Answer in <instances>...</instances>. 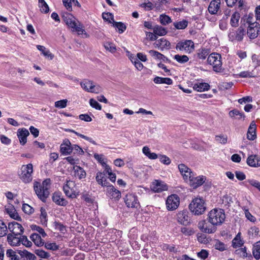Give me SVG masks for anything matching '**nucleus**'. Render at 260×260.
<instances>
[{"label": "nucleus", "mask_w": 260, "mask_h": 260, "mask_svg": "<svg viewBox=\"0 0 260 260\" xmlns=\"http://www.w3.org/2000/svg\"><path fill=\"white\" fill-rule=\"evenodd\" d=\"M51 180L49 178L44 180L42 183L35 181L34 183V189L38 197L43 202H45L50 194Z\"/></svg>", "instance_id": "obj_1"}, {"label": "nucleus", "mask_w": 260, "mask_h": 260, "mask_svg": "<svg viewBox=\"0 0 260 260\" xmlns=\"http://www.w3.org/2000/svg\"><path fill=\"white\" fill-rule=\"evenodd\" d=\"M225 218L223 210L215 208L211 210L208 214V222L215 226L221 225Z\"/></svg>", "instance_id": "obj_2"}, {"label": "nucleus", "mask_w": 260, "mask_h": 260, "mask_svg": "<svg viewBox=\"0 0 260 260\" xmlns=\"http://www.w3.org/2000/svg\"><path fill=\"white\" fill-rule=\"evenodd\" d=\"M189 209L196 215L203 214L206 209L204 200L198 198L193 199L189 205Z\"/></svg>", "instance_id": "obj_3"}, {"label": "nucleus", "mask_w": 260, "mask_h": 260, "mask_svg": "<svg viewBox=\"0 0 260 260\" xmlns=\"http://www.w3.org/2000/svg\"><path fill=\"white\" fill-rule=\"evenodd\" d=\"M33 166L31 164L22 165L18 172V176L20 179L24 183L31 182L32 179Z\"/></svg>", "instance_id": "obj_4"}, {"label": "nucleus", "mask_w": 260, "mask_h": 260, "mask_svg": "<svg viewBox=\"0 0 260 260\" xmlns=\"http://www.w3.org/2000/svg\"><path fill=\"white\" fill-rule=\"evenodd\" d=\"M208 63L212 66L213 70L216 73H220L223 71L221 55L216 53L210 54L207 59Z\"/></svg>", "instance_id": "obj_5"}, {"label": "nucleus", "mask_w": 260, "mask_h": 260, "mask_svg": "<svg viewBox=\"0 0 260 260\" xmlns=\"http://www.w3.org/2000/svg\"><path fill=\"white\" fill-rule=\"evenodd\" d=\"M63 190L66 195L71 198H75L79 195L76 190V183L73 181H67L63 186Z\"/></svg>", "instance_id": "obj_6"}, {"label": "nucleus", "mask_w": 260, "mask_h": 260, "mask_svg": "<svg viewBox=\"0 0 260 260\" xmlns=\"http://www.w3.org/2000/svg\"><path fill=\"white\" fill-rule=\"evenodd\" d=\"M81 86L85 91L89 92L99 93L102 91L99 85H94L92 81L84 80L80 83Z\"/></svg>", "instance_id": "obj_7"}, {"label": "nucleus", "mask_w": 260, "mask_h": 260, "mask_svg": "<svg viewBox=\"0 0 260 260\" xmlns=\"http://www.w3.org/2000/svg\"><path fill=\"white\" fill-rule=\"evenodd\" d=\"M180 204V199L176 194L169 196L166 201L167 209L169 211L176 210Z\"/></svg>", "instance_id": "obj_8"}, {"label": "nucleus", "mask_w": 260, "mask_h": 260, "mask_svg": "<svg viewBox=\"0 0 260 260\" xmlns=\"http://www.w3.org/2000/svg\"><path fill=\"white\" fill-rule=\"evenodd\" d=\"M194 43L191 40H185L178 43L176 48L180 51L190 53L194 50Z\"/></svg>", "instance_id": "obj_9"}, {"label": "nucleus", "mask_w": 260, "mask_h": 260, "mask_svg": "<svg viewBox=\"0 0 260 260\" xmlns=\"http://www.w3.org/2000/svg\"><path fill=\"white\" fill-rule=\"evenodd\" d=\"M177 221L183 225H187L190 223V217L189 213L186 210L179 211L176 214Z\"/></svg>", "instance_id": "obj_10"}, {"label": "nucleus", "mask_w": 260, "mask_h": 260, "mask_svg": "<svg viewBox=\"0 0 260 260\" xmlns=\"http://www.w3.org/2000/svg\"><path fill=\"white\" fill-rule=\"evenodd\" d=\"M198 228L203 233L211 234L216 231V228L212 224L210 225L206 220H201L198 223Z\"/></svg>", "instance_id": "obj_11"}, {"label": "nucleus", "mask_w": 260, "mask_h": 260, "mask_svg": "<svg viewBox=\"0 0 260 260\" xmlns=\"http://www.w3.org/2000/svg\"><path fill=\"white\" fill-rule=\"evenodd\" d=\"M63 21L68 25V26L72 29L75 28L76 24L78 22L76 18L71 14L66 13L62 15Z\"/></svg>", "instance_id": "obj_12"}, {"label": "nucleus", "mask_w": 260, "mask_h": 260, "mask_svg": "<svg viewBox=\"0 0 260 260\" xmlns=\"http://www.w3.org/2000/svg\"><path fill=\"white\" fill-rule=\"evenodd\" d=\"M8 229L14 235H19L23 233V228L21 224L13 221L8 224Z\"/></svg>", "instance_id": "obj_13"}, {"label": "nucleus", "mask_w": 260, "mask_h": 260, "mask_svg": "<svg viewBox=\"0 0 260 260\" xmlns=\"http://www.w3.org/2000/svg\"><path fill=\"white\" fill-rule=\"evenodd\" d=\"M124 202L128 208H137L139 206L137 197L133 194H127L124 198Z\"/></svg>", "instance_id": "obj_14"}, {"label": "nucleus", "mask_w": 260, "mask_h": 260, "mask_svg": "<svg viewBox=\"0 0 260 260\" xmlns=\"http://www.w3.org/2000/svg\"><path fill=\"white\" fill-rule=\"evenodd\" d=\"M206 179V177L204 176L194 177L193 175L188 181V183L193 188H196L202 185L205 182Z\"/></svg>", "instance_id": "obj_15"}, {"label": "nucleus", "mask_w": 260, "mask_h": 260, "mask_svg": "<svg viewBox=\"0 0 260 260\" xmlns=\"http://www.w3.org/2000/svg\"><path fill=\"white\" fill-rule=\"evenodd\" d=\"M151 188L154 192H160L162 191L167 190L168 189V186L165 182L159 180H155L152 182L151 185Z\"/></svg>", "instance_id": "obj_16"}, {"label": "nucleus", "mask_w": 260, "mask_h": 260, "mask_svg": "<svg viewBox=\"0 0 260 260\" xmlns=\"http://www.w3.org/2000/svg\"><path fill=\"white\" fill-rule=\"evenodd\" d=\"M252 25H249L247 29V35L250 39L256 38L260 30L258 23H253Z\"/></svg>", "instance_id": "obj_17"}, {"label": "nucleus", "mask_w": 260, "mask_h": 260, "mask_svg": "<svg viewBox=\"0 0 260 260\" xmlns=\"http://www.w3.org/2000/svg\"><path fill=\"white\" fill-rule=\"evenodd\" d=\"M60 151L64 155H69L72 152L71 143L68 139L64 140L60 145Z\"/></svg>", "instance_id": "obj_18"}, {"label": "nucleus", "mask_w": 260, "mask_h": 260, "mask_svg": "<svg viewBox=\"0 0 260 260\" xmlns=\"http://www.w3.org/2000/svg\"><path fill=\"white\" fill-rule=\"evenodd\" d=\"M154 45L160 50H163L164 49H169L170 48L171 44L167 39L162 38L157 40L154 43Z\"/></svg>", "instance_id": "obj_19"}, {"label": "nucleus", "mask_w": 260, "mask_h": 260, "mask_svg": "<svg viewBox=\"0 0 260 260\" xmlns=\"http://www.w3.org/2000/svg\"><path fill=\"white\" fill-rule=\"evenodd\" d=\"M29 135L28 131L25 128H20L18 130L17 136L21 145H24L26 143L27 137Z\"/></svg>", "instance_id": "obj_20"}, {"label": "nucleus", "mask_w": 260, "mask_h": 260, "mask_svg": "<svg viewBox=\"0 0 260 260\" xmlns=\"http://www.w3.org/2000/svg\"><path fill=\"white\" fill-rule=\"evenodd\" d=\"M247 164L251 167L257 168L260 166V158L256 155H251L247 159Z\"/></svg>", "instance_id": "obj_21"}, {"label": "nucleus", "mask_w": 260, "mask_h": 260, "mask_svg": "<svg viewBox=\"0 0 260 260\" xmlns=\"http://www.w3.org/2000/svg\"><path fill=\"white\" fill-rule=\"evenodd\" d=\"M108 196L112 199L118 200L121 197V192L114 187L113 185L109 187L107 190Z\"/></svg>", "instance_id": "obj_22"}, {"label": "nucleus", "mask_w": 260, "mask_h": 260, "mask_svg": "<svg viewBox=\"0 0 260 260\" xmlns=\"http://www.w3.org/2000/svg\"><path fill=\"white\" fill-rule=\"evenodd\" d=\"M52 200L57 205L65 206L68 204V201L65 200L60 192H54L52 196Z\"/></svg>", "instance_id": "obj_23"}, {"label": "nucleus", "mask_w": 260, "mask_h": 260, "mask_svg": "<svg viewBox=\"0 0 260 260\" xmlns=\"http://www.w3.org/2000/svg\"><path fill=\"white\" fill-rule=\"evenodd\" d=\"M220 5V0L212 1L208 7V11L211 14H216L217 13Z\"/></svg>", "instance_id": "obj_24"}, {"label": "nucleus", "mask_w": 260, "mask_h": 260, "mask_svg": "<svg viewBox=\"0 0 260 260\" xmlns=\"http://www.w3.org/2000/svg\"><path fill=\"white\" fill-rule=\"evenodd\" d=\"M73 171L75 177L79 179H82L86 177V173L85 171L83 168L78 166L73 167Z\"/></svg>", "instance_id": "obj_25"}, {"label": "nucleus", "mask_w": 260, "mask_h": 260, "mask_svg": "<svg viewBox=\"0 0 260 260\" xmlns=\"http://www.w3.org/2000/svg\"><path fill=\"white\" fill-rule=\"evenodd\" d=\"M247 138L249 140H254L256 138V124L252 122L248 129Z\"/></svg>", "instance_id": "obj_26"}, {"label": "nucleus", "mask_w": 260, "mask_h": 260, "mask_svg": "<svg viewBox=\"0 0 260 260\" xmlns=\"http://www.w3.org/2000/svg\"><path fill=\"white\" fill-rule=\"evenodd\" d=\"M12 234H9L7 235V241L10 245L13 246H16L20 243V238L16 237Z\"/></svg>", "instance_id": "obj_27"}, {"label": "nucleus", "mask_w": 260, "mask_h": 260, "mask_svg": "<svg viewBox=\"0 0 260 260\" xmlns=\"http://www.w3.org/2000/svg\"><path fill=\"white\" fill-rule=\"evenodd\" d=\"M229 116L233 119L237 120L244 119L245 118L244 114L242 112H240L237 109H234L229 112Z\"/></svg>", "instance_id": "obj_28"}, {"label": "nucleus", "mask_w": 260, "mask_h": 260, "mask_svg": "<svg viewBox=\"0 0 260 260\" xmlns=\"http://www.w3.org/2000/svg\"><path fill=\"white\" fill-rule=\"evenodd\" d=\"M30 239L34 242V244L39 247H41L44 245V242L41 238V236L38 234L33 233L30 236Z\"/></svg>", "instance_id": "obj_29"}, {"label": "nucleus", "mask_w": 260, "mask_h": 260, "mask_svg": "<svg viewBox=\"0 0 260 260\" xmlns=\"http://www.w3.org/2000/svg\"><path fill=\"white\" fill-rule=\"evenodd\" d=\"M209 87V85L206 83H197L193 86V89L199 92L208 90Z\"/></svg>", "instance_id": "obj_30"}, {"label": "nucleus", "mask_w": 260, "mask_h": 260, "mask_svg": "<svg viewBox=\"0 0 260 260\" xmlns=\"http://www.w3.org/2000/svg\"><path fill=\"white\" fill-rule=\"evenodd\" d=\"M153 82L156 84H166L167 85H172L173 80L170 78H162L156 77L153 79Z\"/></svg>", "instance_id": "obj_31"}, {"label": "nucleus", "mask_w": 260, "mask_h": 260, "mask_svg": "<svg viewBox=\"0 0 260 260\" xmlns=\"http://www.w3.org/2000/svg\"><path fill=\"white\" fill-rule=\"evenodd\" d=\"M72 31H76L79 35L83 34L85 38H88L89 37V35L85 32L83 28V25L79 21H78V22L76 24L75 28H73L72 29Z\"/></svg>", "instance_id": "obj_32"}, {"label": "nucleus", "mask_w": 260, "mask_h": 260, "mask_svg": "<svg viewBox=\"0 0 260 260\" xmlns=\"http://www.w3.org/2000/svg\"><path fill=\"white\" fill-rule=\"evenodd\" d=\"M244 244L243 241L241 238V233H239L232 241V246L236 248L241 247Z\"/></svg>", "instance_id": "obj_33"}, {"label": "nucleus", "mask_w": 260, "mask_h": 260, "mask_svg": "<svg viewBox=\"0 0 260 260\" xmlns=\"http://www.w3.org/2000/svg\"><path fill=\"white\" fill-rule=\"evenodd\" d=\"M240 18V15L238 12H235L233 14L230 20L231 26L233 27H237L239 25Z\"/></svg>", "instance_id": "obj_34"}, {"label": "nucleus", "mask_w": 260, "mask_h": 260, "mask_svg": "<svg viewBox=\"0 0 260 260\" xmlns=\"http://www.w3.org/2000/svg\"><path fill=\"white\" fill-rule=\"evenodd\" d=\"M156 36H162L167 34V30L161 26L156 25L152 28Z\"/></svg>", "instance_id": "obj_35"}, {"label": "nucleus", "mask_w": 260, "mask_h": 260, "mask_svg": "<svg viewBox=\"0 0 260 260\" xmlns=\"http://www.w3.org/2000/svg\"><path fill=\"white\" fill-rule=\"evenodd\" d=\"M37 48L39 51L42 52V53L45 56L49 58L50 59H52L53 58L54 55L44 46L41 45H37Z\"/></svg>", "instance_id": "obj_36"}, {"label": "nucleus", "mask_w": 260, "mask_h": 260, "mask_svg": "<svg viewBox=\"0 0 260 260\" xmlns=\"http://www.w3.org/2000/svg\"><path fill=\"white\" fill-rule=\"evenodd\" d=\"M252 253L253 256L256 260L260 259V241L257 242L254 245Z\"/></svg>", "instance_id": "obj_37"}, {"label": "nucleus", "mask_w": 260, "mask_h": 260, "mask_svg": "<svg viewBox=\"0 0 260 260\" xmlns=\"http://www.w3.org/2000/svg\"><path fill=\"white\" fill-rule=\"evenodd\" d=\"M235 253L242 258H245L248 256L251 257L250 254L247 252L246 248L245 247L236 250Z\"/></svg>", "instance_id": "obj_38"}, {"label": "nucleus", "mask_w": 260, "mask_h": 260, "mask_svg": "<svg viewBox=\"0 0 260 260\" xmlns=\"http://www.w3.org/2000/svg\"><path fill=\"white\" fill-rule=\"evenodd\" d=\"M188 22L186 20L180 21H176L173 23V25L177 29H185L188 25Z\"/></svg>", "instance_id": "obj_39"}, {"label": "nucleus", "mask_w": 260, "mask_h": 260, "mask_svg": "<svg viewBox=\"0 0 260 260\" xmlns=\"http://www.w3.org/2000/svg\"><path fill=\"white\" fill-rule=\"evenodd\" d=\"M41 214L40 216V222L42 225H47V214L45 208L41 207L40 209Z\"/></svg>", "instance_id": "obj_40"}, {"label": "nucleus", "mask_w": 260, "mask_h": 260, "mask_svg": "<svg viewBox=\"0 0 260 260\" xmlns=\"http://www.w3.org/2000/svg\"><path fill=\"white\" fill-rule=\"evenodd\" d=\"M210 51L208 49L202 48L199 49L197 52V56L199 59H205L209 55Z\"/></svg>", "instance_id": "obj_41"}, {"label": "nucleus", "mask_w": 260, "mask_h": 260, "mask_svg": "<svg viewBox=\"0 0 260 260\" xmlns=\"http://www.w3.org/2000/svg\"><path fill=\"white\" fill-rule=\"evenodd\" d=\"M247 183H248L251 186L255 187L260 191V182L259 181L253 179H247L246 181L243 182V183L245 186L248 187V185L246 184Z\"/></svg>", "instance_id": "obj_42"}, {"label": "nucleus", "mask_w": 260, "mask_h": 260, "mask_svg": "<svg viewBox=\"0 0 260 260\" xmlns=\"http://www.w3.org/2000/svg\"><path fill=\"white\" fill-rule=\"evenodd\" d=\"M149 53L155 59L162 60L163 61L165 60L166 56L158 51L151 50L149 51Z\"/></svg>", "instance_id": "obj_43"}, {"label": "nucleus", "mask_w": 260, "mask_h": 260, "mask_svg": "<svg viewBox=\"0 0 260 260\" xmlns=\"http://www.w3.org/2000/svg\"><path fill=\"white\" fill-rule=\"evenodd\" d=\"M242 209L244 211L245 217L248 220L252 222L256 221V218L249 212L248 209L246 207L243 206L242 207Z\"/></svg>", "instance_id": "obj_44"}, {"label": "nucleus", "mask_w": 260, "mask_h": 260, "mask_svg": "<svg viewBox=\"0 0 260 260\" xmlns=\"http://www.w3.org/2000/svg\"><path fill=\"white\" fill-rule=\"evenodd\" d=\"M39 7L42 13H47L49 11V8L44 0H39Z\"/></svg>", "instance_id": "obj_45"}, {"label": "nucleus", "mask_w": 260, "mask_h": 260, "mask_svg": "<svg viewBox=\"0 0 260 260\" xmlns=\"http://www.w3.org/2000/svg\"><path fill=\"white\" fill-rule=\"evenodd\" d=\"M6 256L10 258V260H19L18 255L15 251L11 249H8L6 251Z\"/></svg>", "instance_id": "obj_46"}, {"label": "nucleus", "mask_w": 260, "mask_h": 260, "mask_svg": "<svg viewBox=\"0 0 260 260\" xmlns=\"http://www.w3.org/2000/svg\"><path fill=\"white\" fill-rule=\"evenodd\" d=\"M159 21L162 25H166L172 22V19L169 16L161 14L159 16Z\"/></svg>", "instance_id": "obj_47"}, {"label": "nucleus", "mask_w": 260, "mask_h": 260, "mask_svg": "<svg viewBox=\"0 0 260 260\" xmlns=\"http://www.w3.org/2000/svg\"><path fill=\"white\" fill-rule=\"evenodd\" d=\"M174 59L180 63H184L189 60V58L185 55H180L176 54L174 56Z\"/></svg>", "instance_id": "obj_48"}, {"label": "nucleus", "mask_w": 260, "mask_h": 260, "mask_svg": "<svg viewBox=\"0 0 260 260\" xmlns=\"http://www.w3.org/2000/svg\"><path fill=\"white\" fill-rule=\"evenodd\" d=\"M214 246L216 249L220 251H223L227 249V246L218 240H216L215 241V243Z\"/></svg>", "instance_id": "obj_49"}, {"label": "nucleus", "mask_w": 260, "mask_h": 260, "mask_svg": "<svg viewBox=\"0 0 260 260\" xmlns=\"http://www.w3.org/2000/svg\"><path fill=\"white\" fill-rule=\"evenodd\" d=\"M8 227L3 221L0 220V237L6 236L7 234Z\"/></svg>", "instance_id": "obj_50"}, {"label": "nucleus", "mask_w": 260, "mask_h": 260, "mask_svg": "<svg viewBox=\"0 0 260 260\" xmlns=\"http://www.w3.org/2000/svg\"><path fill=\"white\" fill-rule=\"evenodd\" d=\"M19 253L21 255L25 256L29 260H35L36 259V256L33 253L28 252L26 250H20Z\"/></svg>", "instance_id": "obj_51"}, {"label": "nucleus", "mask_w": 260, "mask_h": 260, "mask_svg": "<svg viewBox=\"0 0 260 260\" xmlns=\"http://www.w3.org/2000/svg\"><path fill=\"white\" fill-rule=\"evenodd\" d=\"M245 35V30L244 29L240 26L237 30L236 31V35H235V39L238 41H242L243 36Z\"/></svg>", "instance_id": "obj_52"}, {"label": "nucleus", "mask_w": 260, "mask_h": 260, "mask_svg": "<svg viewBox=\"0 0 260 260\" xmlns=\"http://www.w3.org/2000/svg\"><path fill=\"white\" fill-rule=\"evenodd\" d=\"M70 131L72 133H74L77 136H79V137L89 141V142L91 143L93 145H96V142L92 138L87 137L84 135L81 134L75 131L74 130H70Z\"/></svg>", "instance_id": "obj_53"}, {"label": "nucleus", "mask_w": 260, "mask_h": 260, "mask_svg": "<svg viewBox=\"0 0 260 260\" xmlns=\"http://www.w3.org/2000/svg\"><path fill=\"white\" fill-rule=\"evenodd\" d=\"M31 228L32 230L38 232L40 235H41L42 237L45 238L47 236V234L45 232L44 229L41 227L37 225H32Z\"/></svg>", "instance_id": "obj_54"}, {"label": "nucleus", "mask_w": 260, "mask_h": 260, "mask_svg": "<svg viewBox=\"0 0 260 260\" xmlns=\"http://www.w3.org/2000/svg\"><path fill=\"white\" fill-rule=\"evenodd\" d=\"M20 243L27 247H30L32 246V243L25 236H21L20 237Z\"/></svg>", "instance_id": "obj_55"}, {"label": "nucleus", "mask_w": 260, "mask_h": 260, "mask_svg": "<svg viewBox=\"0 0 260 260\" xmlns=\"http://www.w3.org/2000/svg\"><path fill=\"white\" fill-rule=\"evenodd\" d=\"M104 46L107 50L109 51L111 53H114L116 50L115 45L112 43L109 42H106Z\"/></svg>", "instance_id": "obj_56"}, {"label": "nucleus", "mask_w": 260, "mask_h": 260, "mask_svg": "<svg viewBox=\"0 0 260 260\" xmlns=\"http://www.w3.org/2000/svg\"><path fill=\"white\" fill-rule=\"evenodd\" d=\"M44 245H45V247L46 249L51 250L53 251L57 250L59 249V246L57 245H56V244L54 242H46Z\"/></svg>", "instance_id": "obj_57"}, {"label": "nucleus", "mask_w": 260, "mask_h": 260, "mask_svg": "<svg viewBox=\"0 0 260 260\" xmlns=\"http://www.w3.org/2000/svg\"><path fill=\"white\" fill-rule=\"evenodd\" d=\"M68 100L64 99L55 102V107L58 108H64L67 106Z\"/></svg>", "instance_id": "obj_58"}, {"label": "nucleus", "mask_w": 260, "mask_h": 260, "mask_svg": "<svg viewBox=\"0 0 260 260\" xmlns=\"http://www.w3.org/2000/svg\"><path fill=\"white\" fill-rule=\"evenodd\" d=\"M113 25L114 27H115L118 29L119 33H120V34L123 32L125 31V30L126 29L125 25L124 23L120 22H114Z\"/></svg>", "instance_id": "obj_59"}, {"label": "nucleus", "mask_w": 260, "mask_h": 260, "mask_svg": "<svg viewBox=\"0 0 260 260\" xmlns=\"http://www.w3.org/2000/svg\"><path fill=\"white\" fill-rule=\"evenodd\" d=\"M159 161L166 165H169L171 164V161L169 157L166 155H159L158 156Z\"/></svg>", "instance_id": "obj_60"}, {"label": "nucleus", "mask_w": 260, "mask_h": 260, "mask_svg": "<svg viewBox=\"0 0 260 260\" xmlns=\"http://www.w3.org/2000/svg\"><path fill=\"white\" fill-rule=\"evenodd\" d=\"M36 254L41 258H47L49 257V254L41 249H37L35 251Z\"/></svg>", "instance_id": "obj_61"}, {"label": "nucleus", "mask_w": 260, "mask_h": 260, "mask_svg": "<svg viewBox=\"0 0 260 260\" xmlns=\"http://www.w3.org/2000/svg\"><path fill=\"white\" fill-rule=\"evenodd\" d=\"M22 210L24 213L27 214H30L34 212V209L27 204H23L22 206Z\"/></svg>", "instance_id": "obj_62"}, {"label": "nucleus", "mask_w": 260, "mask_h": 260, "mask_svg": "<svg viewBox=\"0 0 260 260\" xmlns=\"http://www.w3.org/2000/svg\"><path fill=\"white\" fill-rule=\"evenodd\" d=\"M238 77L240 78H251L254 77V75L252 72L249 71H243L237 75Z\"/></svg>", "instance_id": "obj_63"}, {"label": "nucleus", "mask_w": 260, "mask_h": 260, "mask_svg": "<svg viewBox=\"0 0 260 260\" xmlns=\"http://www.w3.org/2000/svg\"><path fill=\"white\" fill-rule=\"evenodd\" d=\"M178 168L182 177L183 176L184 174H185V173H186L189 169L187 166L183 164H179Z\"/></svg>", "instance_id": "obj_64"}]
</instances>
